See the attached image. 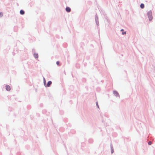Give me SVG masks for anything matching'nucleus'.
<instances>
[{"instance_id":"obj_1","label":"nucleus","mask_w":155,"mask_h":155,"mask_svg":"<svg viewBox=\"0 0 155 155\" xmlns=\"http://www.w3.org/2000/svg\"><path fill=\"white\" fill-rule=\"evenodd\" d=\"M147 15L150 21H151L153 19L152 15V12L151 11H149L147 12Z\"/></svg>"},{"instance_id":"obj_7","label":"nucleus","mask_w":155,"mask_h":155,"mask_svg":"<svg viewBox=\"0 0 155 155\" xmlns=\"http://www.w3.org/2000/svg\"><path fill=\"white\" fill-rule=\"evenodd\" d=\"M140 7L141 8H143L144 7V5L143 4H141L140 5Z\"/></svg>"},{"instance_id":"obj_6","label":"nucleus","mask_w":155,"mask_h":155,"mask_svg":"<svg viewBox=\"0 0 155 155\" xmlns=\"http://www.w3.org/2000/svg\"><path fill=\"white\" fill-rule=\"evenodd\" d=\"M20 13L21 14L23 15L25 14V12L23 10H21L20 11Z\"/></svg>"},{"instance_id":"obj_12","label":"nucleus","mask_w":155,"mask_h":155,"mask_svg":"<svg viewBox=\"0 0 155 155\" xmlns=\"http://www.w3.org/2000/svg\"><path fill=\"white\" fill-rule=\"evenodd\" d=\"M126 34V31H124V32H122V34L123 35H124V34Z\"/></svg>"},{"instance_id":"obj_13","label":"nucleus","mask_w":155,"mask_h":155,"mask_svg":"<svg viewBox=\"0 0 155 155\" xmlns=\"http://www.w3.org/2000/svg\"><path fill=\"white\" fill-rule=\"evenodd\" d=\"M113 152H114V150H113H113H111V153H113Z\"/></svg>"},{"instance_id":"obj_10","label":"nucleus","mask_w":155,"mask_h":155,"mask_svg":"<svg viewBox=\"0 0 155 155\" xmlns=\"http://www.w3.org/2000/svg\"><path fill=\"white\" fill-rule=\"evenodd\" d=\"M151 143H152V142L151 141H149L148 142V144L149 145H151Z\"/></svg>"},{"instance_id":"obj_8","label":"nucleus","mask_w":155,"mask_h":155,"mask_svg":"<svg viewBox=\"0 0 155 155\" xmlns=\"http://www.w3.org/2000/svg\"><path fill=\"white\" fill-rule=\"evenodd\" d=\"M34 56L36 58H38V55L37 54H35Z\"/></svg>"},{"instance_id":"obj_3","label":"nucleus","mask_w":155,"mask_h":155,"mask_svg":"<svg viewBox=\"0 0 155 155\" xmlns=\"http://www.w3.org/2000/svg\"><path fill=\"white\" fill-rule=\"evenodd\" d=\"M66 11L68 12H70L71 11V9L69 7H67L66 8Z\"/></svg>"},{"instance_id":"obj_2","label":"nucleus","mask_w":155,"mask_h":155,"mask_svg":"<svg viewBox=\"0 0 155 155\" xmlns=\"http://www.w3.org/2000/svg\"><path fill=\"white\" fill-rule=\"evenodd\" d=\"M6 90L7 91H9L10 90V87L8 85H6Z\"/></svg>"},{"instance_id":"obj_11","label":"nucleus","mask_w":155,"mask_h":155,"mask_svg":"<svg viewBox=\"0 0 155 155\" xmlns=\"http://www.w3.org/2000/svg\"><path fill=\"white\" fill-rule=\"evenodd\" d=\"M56 64H57L58 65H59V62L58 61L56 62Z\"/></svg>"},{"instance_id":"obj_5","label":"nucleus","mask_w":155,"mask_h":155,"mask_svg":"<svg viewBox=\"0 0 155 155\" xmlns=\"http://www.w3.org/2000/svg\"><path fill=\"white\" fill-rule=\"evenodd\" d=\"M52 83V82L51 81H49L48 82V83H47V86L48 87H49L50 85Z\"/></svg>"},{"instance_id":"obj_14","label":"nucleus","mask_w":155,"mask_h":155,"mask_svg":"<svg viewBox=\"0 0 155 155\" xmlns=\"http://www.w3.org/2000/svg\"><path fill=\"white\" fill-rule=\"evenodd\" d=\"M121 31H123V29H121Z\"/></svg>"},{"instance_id":"obj_4","label":"nucleus","mask_w":155,"mask_h":155,"mask_svg":"<svg viewBox=\"0 0 155 155\" xmlns=\"http://www.w3.org/2000/svg\"><path fill=\"white\" fill-rule=\"evenodd\" d=\"M114 94L116 96H118L119 95V94H118L117 92L116 91H114L113 92Z\"/></svg>"},{"instance_id":"obj_9","label":"nucleus","mask_w":155,"mask_h":155,"mask_svg":"<svg viewBox=\"0 0 155 155\" xmlns=\"http://www.w3.org/2000/svg\"><path fill=\"white\" fill-rule=\"evenodd\" d=\"M3 14L2 12L0 13V17H2L3 16Z\"/></svg>"}]
</instances>
